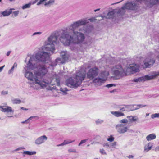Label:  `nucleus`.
<instances>
[{
	"label": "nucleus",
	"mask_w": 159,
	"mask_h": 159,
	"mask_svg": "<svg viewBox=\"0 0 159 159\" xmlns=\"http://www.w3.org/2000/svg\"><path fill=\"white\" fill-rule=\"evenodd\" d=\"M2 1V0H0V2H1Z\"/></svg>",
	"instance_id": "64"
},
{
	"label": "nucleus",
	"mask_w": 159,
	"mask_h": 159,
	"mask_svg": "<svg viewBox=\"0 0 159 159\" xmlns=\"http://www.w3.org/2000/svg\"><path fill=\"white\" fill-rule=\"evenodd\" d=\"M23 154L29 155H35L36 154V152L35 151L30 152L29 151H25L23 152Z\"/></svg>",
	"instance_id": "28"
},
{
	"label": "nucleus",
	"mask_w": 159,
	"mask_h": 159,
	"mask_svg": "<svg viewBox=\"0 0 159 159\" xmlns=\"http://www.w3.org/2000/svg\"><path fill=\"white\" fill-rule=\"evenodd\" d=\"M12 13L11 9L9 10H6L5 11L1 12V15H0V17H2V16L5 17L9 16Z\"/></svg>",
	"instance_id": "20"
},
{
	"label": "nucleus",
	"mask_w": 159,
	"mask_h": 159,
	"mask_svg": "<svg viewBox=\"0 0 159 159\" xmlns=\"http://www.w3.org/2000/svg\"><path fill=\"white\" fill-rule=\"evenodd\" d=\"M127 70L130 72H138L139 70V67L138 65L135 64H130L127 68Z\"/></svg>",
	"instance_id": "12"
},
{
	"label": "nucleus",
	"mask_w": 159,
	"mask_h": 159,
	"mask_svg": "<svg viewBox=\"0 0 159 159\" xmlns=\"http://www.w3.org/2000/svg\"><path fill=\"white\" fill-rule=\"evenodd\" d=\"M98 69L96 67L90 69L87 73V78L90 80H93L98 75Z\"/></svg>",
	"instance_id": "8"
},
{
	"label": "nucleus",
	"mask_w": 159,
	"mask_h": 159,
	"mask_svg": "<svg viewBox=\"0 0 159 159\" xmlns=\"http://www.w3.org/2000/svg\"><path fill=\"white\" fill-rule=\"evenodd\" d=\"M5 67V65L3 66L2 67H0V72H1L2 70L4 67Z\"/></svg>",
	"instance_id": "50"
},
{
	"label": "nucleus",
	"mask_w": 159,
	"mask_h": 159,
	"mask_svg": "<svg viewBox=\"0 0 159 159\" xmlns=\"http://www.w3.org/2000/svg\"><path fill=\"white\" fill-rule=\"evenodd\" d=\"M61 55L64 61L67 60L69 58V55L67 51H63L61 53Z\"/></svg>",
	"instance_id": "21"
},
{
	"label": "nucleus",
	"mask_w": 159,
	"mask_h": 159,
	"mask_svg": "<svg viewBox=\"0 0 159 159\" xmlns=\"http://www.w3.org/2000/svg\"><path fill=\"white\" fill-rule=\"evenodd\" d=\"M55 2V0H49L48 1L46 2L44 5L45 6H50L53 4Z\"/></svg>",
	"instance_id": "26"
},
{
	"label": "nucleus",
	"mask_w": 159,
	"mask_h": 159,
	"mask_svg": "<svg viewBox=\"0 0 159 159\" xmlns=\"http://www.w3.org/2000/svg\"><path fill=\"white\" fill-rule=\"evenodd\" d=\"M11 102L13 104H18L20 103L21 101L18 99L12 98L11 99Z\"/></svg>",
	"instance_id": "24"
},
{
	"label": "nucleus",
	"mask_w": 159,
	"mask_h": 159,
	"mask_svg": "<svg viewBox=\"0 0 159 159\" xmlns=\"http://www.w3.org/2000/svg\"><path fill=\"white\" fill-rule=\"evenodd\" d=\"M0 108L1 111L3 112H7V113L10 112L12 113L13 114L14 111L12 108L10 106H0Z\"/></svg>",
	"instance_id": "14"
},
{
	"label": "nucleus",
	"mask_w": 159,
	"mask_h": 159,
	"mask_svg": "<svg viewBox=\"0 0 159 159\" xmlns=\"http://www.w3.org/2000/svg\"><path fill=\"white\" fill-rule=\"evenodd\" d=\"M64 144L63 143V142L62 143H61V144H58L57 145V147H59V146H64Z\"/></svg>",
	"instance_id": "49"
},
{
	"label": "nucleus",
	"mask_w": 159,
	"mask_h": 159,
	"mask_svg": "<svg viewBox=\"0 0 159 159\" xmlns=\"http://www.w3.org/2000/svg\"><path fill=\"white\" fill-rule=\"evenodd\" d=\"M68 152L69 153H71V152H73V153H77L76 150L75 149H71V148H70L68 149Z\"/></svg>",
	"instance_id": "35"
},
{
	"label": "nucleus",
	"mask_w": 159,
	"mask_h": 159,
	"mask_svg": "<svg viewBox=\"0 0 159 159\" xmlns=\"http://www.w3.org/2000/svg\"><path fill=\"white\" fill-rule=\"evenodd\" d=\"M139 7V2H133L127 3L125 6L121 7V9H125L135 10L137 9Z\"/></svg>",
	"instance_id": "9"
},
{
	"label": "nucleus",
	"mask_w": 159,
	"mask_h": 159,
	"mask_svg": "<svg viewBox=\"0 0 159 159\" xmlns=\"http://www.w3.org/2000/svg\"><path fill=\"white\" fill-rule=\"evenodd\" d=\"M8 93V92L7 91H3L1 92V94L2 95H5L7 94Z\"/></svg>",
	"instance_id": "43"
},
{
	"label": "nucleus",
	"mask_w": 159,
	"mask_h": 159,
	"mask_svg": "<svg viewBox=\"0 0 159 159\" xmlns=\"http://www.w3.org/2000/svg\"><path fill=\"white\" fill-rule=\"evenodd\" d=\"M125 105H124L122 107H120V110L121 111H125Z\"/></svg>",
	"instance_id": "45"
},
{
	"label": "nucleus",
	"mask_w": 159,
	"mask_h": 159,
	"mask_svg": "<svg viewBox=\"0 0 159 159\" xmlns=\"http://www.w3.org/2000/svg\"><path fill=\"white\" fill-rule=\"evenodd\" d=\"M11 53V51H8L7 53V56H9L10 55Z\"/></svg>",
	"instance_id": "54"
},
{
	"label": "nucleus",
	"mask_w": 159,
	"mask_h": 159,
	"mask_svg": "<svg viewBox=\"0 0 159 159\" xmlns=\"http://www.w3.org/2000/svg\"><path fill=\"white\" fill-rule=\"evenodd\" d=\"M99 152L102 154L105 155L107 154L105 150L103 148L100 149Z\"/></svg>",
	"instance_id": "38"
},
{
	"label": "nucleus",
	"mask_w": 159,
	"mask_h": 159,
	"mask_svg": "<svg viewBox=\"0 0 159 159\" xmlns=\"http://www.w3.org/2000/svg\"><path fill=\"white\" fill-rule=\"evenodd\" d=\"M151 118L153 119L156 118H159V113H156L152 114L151 115Z\"/></svg>",
	"instance_id": "34"
},
{
	"label": "nucleus",
	"mask_w": 159,
	"mask_h": 159,
	"mask_svg": "<svg viewBox=\"0 0 159 159\" xmlns=\"http://www.w3.org/2000/svg\"><path fill=\"white\" fill-rule=\"evenodd\" d=\"M149 115V113H146V116H148Z\"/></svg>",
	"instance_id": "58"
},
{
	"label": "nucleus",
	"mask_w": 159,
	"mask_h": 159,
	"mask_svg": "<svg viewBox=\"0 0 159 159\" xmlns=\"http://www.w3.org/2000/svg\"><path fill=\"white\" fill-rule=\"evenodd\" d=\"M93 83L96 86H100L105 82L104 79H102V78L98 77L94 78L93 79Z\"/></svg>",
	"instance_id": "13"
},
{
	"label": "nucleus",
	"mask_w": 159,
	"mask_h": 159,
	"mask_svg": "<svg viewBox=\"0 0 159 159\" xmlns=\"http://www.w3.org/2000/svg\"><path fill=\"white\" fill-rule=\"evenodd\" d=\"M7 116L8 117H12V116H9V114L7 113Z\"/></svg>",
	"instance_id": "56"
},
{
	"label": "nucleus",
	"mask_w": 159,
	"mask_h": 159,
	"mask_svg": "<svg viewBox=\"0 0 159 159\" xmlns=\"http://www.w3.org/2000/svg\"><path fill=\"white\" fill-rule=\"evenodd\" d=\"M152 146V144L151 143H148L144 147V152H146L149 151L151 149Z\"/></svg>",
	"instance_id": "22"
},
{
	"label": "nucleus",
	"mask_w": 159,
	"mask_h": 159,
	"mask_svg": "<svg viewBox=\"0 0 159 159\" xmlns=\"http://www.w3.org/2000/svg\"><path fill=\"white\" fill-rule=\"evenodd\" d=\"M19 12V11H14L13 12L12 16H14L16 17V16H17L18 15V14Z\"/></svg>",
	"instance_id": "39"
},
{
	"label": "nucleus",
	"mask_w": 159,
	"mask_h": 159,
	"mask_svg": "<svg viewBox=\"0 0 159 159\" xmlns=\"http://www.w3.org/2000/svg\"><path fill=\"white\" fill-rule=\"evenodd\" d=\"M114 14V12L113 11H109L107 14L106 18H111Z\"/></svg>",
	"instance_id": "29"
},
{
	"label": "nucleus",
	"mask_w": 159,
	"mask_h": 159,
	"mask_svg": "<svg viewBox=\"0 0 159 159\" xmlns=\"http://www.w3.org/2000/svg\"><path fill=\"white\" fill-rule=\"evenodd\" d=\"M65 61H64V59L62 58H58L56 59L55 62H52L50 65L52 67H53L57 65V63H63Z\"/></svg>",
	"instance_id": "16"
},
{
	"label": "nucleus",
	"mask_w": 159,
	"mask_h": 159,
	"mask_svg": "<svg viewBox=\"0 0 159 159\" xmlns=\"http://www.w3.org/2000/svg\"><path fill=\"white\" fill-rule=\"evenodd\" d=\"M114 138L113 137L112 135H111L110 137L107 139V140L110 142H112L114 141Z\"/></svg>",
	"instance_id": "36"
},
{
	"label": "nucleus",
	"mask_w": 159,
	"mask_h": 159,
	"mask_svg": "<svg viewBox=\"0 0 159 159\" xmlns=\"http://www.w3.org/2000/svg\"><path fill=\"white\" fill-rule=\"evenodd\" d=\"M156 136L154 134H151L147 135L146 137V139L148 141H150L154 140L156 138Z\"/></svg>",
	"instance_id": "23"
},
{
	"label": "nucleus",
	"mask_w": 159,
	"mask_h": 159,
	"mask_svg": "<svg viewBox=\"0 0 159 159\" xmlns=\"http://www.w3.org/2000/svg\"><path fill=\"white\" fill-rule=\"evenodd\" d=\"M85 77L84 71L81 70L77 72L73 77H70L66 81V85L71 88H77L81 84L82 81Z\"/></svg>",
	"instance_id": "3"
},
{
	"label": "nucleus",
	"mask_w": 159,
	"mask_h": 159,
	"mask_svg": "<svg viewBox=\"0 0 159 159\" xmlns=\"http://www.w3.org/2000/svg\"><path fill=\"white\" fill-rule=\"evenodd\" d=\"M155 151H159V146H157L155 148Z\"/></svg>",
	"instance_id": "48"
},
{
	"label": "nucleus",
	"mask_w": 159,
	"mask_h": 159,
	"mask_svg": "<svg viewBox=\"0 0 159 159\" xmlns=\"http://www.w3.org/2000/svg\"><path fill=\"white\" fill-rule=\"evenodd\" d=\"M116 142H114L113 143H112L111 144V146L112 147H113L114 146H115L116 145Z\"/></svg>",
	"instance_id": "46"
},
{
	"label": "nucleus",
	"mask_w": 159,
	"mask_h": 159,
	"mask_svg": "<svg viewBox=\"0 0 159 159\" xmlns=\"http://www.w3.org/2000/svg\"><path fill=\"white\" fill-rule=\"evenodd\" d=\"M115 86V85L114 84H109L106 85V87L108 88H109L112 87L113 86Z\"/></svg>",
	"instance_id": "42"
},
{
	"label": "nucleus",
	"mask_w": 159,
	"mask_h": 159,
	"mask_svg": "<svg viewBox=\"0 0 159 159\" xmlns=\"http://www.w3.org/2000/svg\"><path fill=\"white\" fill-rule=\"evenodd\" d=\"M121 2V1H120V2H118V3H119V2Z\"/></svg>",
	"instance_id": "63"
},
{
	"label": "nucleus",
	"mask_w": 159,
	"mask_h": 159,
	"mask_svg": "<svg viewBox=\"0 0 159 159\" xmlns=\"http://www.w3.org/2000/svg\"><path fill=\"white\" fill-rule=\"evenodd\" d=\"M103 146L104 147H106L107 149L110 148V144L108 143L104 144L103 145Z\"/></svg>",
	"instance_id": "41"
},
{
	"label": "nucleus",
	"mask_w": 159,
	"mask_h": 159,
	"mask_svg": "<svg viewBox=\"0 0 159 159\" xmlns=\"http://www.w3.org/2000/svg\"><path fill=\"white\" fill-rule=\"evenodd\" d=\"M89 20H90L91 21H92L91 19H89Z\"/></svg>",
	"instance_id": "60"
},
{
	"label": "nucleus",
	"mask_w": 159,
	"mask_h": 159,
	"mask_svg": "<svg viewBox=\"0 0 159 159\" xmlns=\"http://www.w3.org/2000/svg\"><path fill=\"white\" fill-rule=\"evenodd\" d=\"M145 5L146 8H149L152 7L154 5L159 3V0H146Z\"/></svg>",
	"instance_id": "10"
},
{
	"label": "nucleus",
	"mask_w": 159,
	"mask_h": 159,
	"mask_svg": "<svg viewBox=\"0 0 159 159\" xmlns=\"http://www.w3.org/2000/svg\"><path fill=\"white\" fill-rule=\"evenodd\" d=\"M125 111H132L131 105H125Z\"/></svg>",
	"instance_id": "32"
},
{
	"label": "nucleus",
	"mask_w": 159,
	"mask_h": 159,
	"mask_svg": "<svg viewBox=\"0 0 159 159\" xmlns=\"http://www.w3.org/2000/svg\"><path fill=\"white\" fill-rule=\"evenodd\" d=\"M111 72L116 76L121 77L124 75V70L121 65L114 66L111 69Z\"/></svg>",
	"instance_id": "6"
},
{
	"label": "nucleus",
	"mask_w": 159,
	"mask_h": 159,
	"mask_svg": "<svg viewBox=\"0 0 159 159\" xmlns=\"http://www.w3.org/2000/svg\"><path fill=\"white\" fill-rule=\"evenodd\" d=\"M89 146V144H88L87 145V146Z\"/></svg>",
	"instance_id": "61"
},
{
	"label": "nucleus",
	"mask_w": 159,
	"mask_h": 159,
	"mask_svg": "<svg viewBox=\"0 0 159 159\" xmlns=\"http://www.w3.org/2000/svg\"><path fill=\"white\" fill-rule=\"evenodd\" d=\"M94 159H98V158H95Z\"/></svg>",
	"instance_id": "62"
},
{
	"label": "nucleus",
	"mask_w": 159,
	"mask_h": 159,
	"mask_svg": "<svg viewBox=\"0 0 159 159\" xmlns=\"http://www.w3.org/2000/svg\"><path fill=\"white\" fill-rule=\"evenodd\" d=\"M17 63L16 62H15L14 64L12 66L14 68H16L17 67Z\"/></svg>",
	"instance_id": "47"
},
{
	"label": "nucleus",
	"mask_w": 159,
	"mask_h": 159,
	"mask_svg": "<svg viewBox=\"0 0 159 159\" xmlns=\"http://www.w3.org/2000/svg\"><path fill=\"white\" fill-rule=\"evenodd\" d=\"M111 113L116 117H119L125 116L124 113L120 111H111Z\"/></svg>",
	"instance_id": "17"
},
{
	"label": "nucleus",
	"mask_w": 159,
	"mask_h": 159,
	"mask_svg": "<svg viewBox=\"0 0 159 159\" xmlns=\"http://www.w3.org/2000/svg\"><path fill=\"white\" fill-rule=\"evenodd\" d=\"M11 2L14 1L15 0H9Z\"/></svg>",
	"instance_id": "59"
},
{
	"label": "nucleus",
	"mask_w": 159,
	"mask_h": 159,
	"mask_svg": "<svg viewBox=\"0 0 159 159\" xmlns=\"http://www.w3.org/2000/svg\"><path fill=\"white\" fill-rule=\"evenodd\" d=\"M42 34V32H34V33L33 34L32 36H34L36 35H40Z\"/></svg>",
	"instance_id": "44"
},
{
	"label": "nucleus",
	"mask_w": 159,
	"mask_h": 159,
	"mask_svg": "<svg viewBox=\"0 0 159 159\" xmlns=\"http://www.w3.org/2000/svg\"><path fill=\"white\" fill-rule=\"evenodd\" d=\"M38 1V0H35L34 1H33V2H31L32 4L33 5V4H34Z\"/></svg>",
	"instance_id": "52"
},
{
	"label": "nucleus",
	"mask_w": 159,
	"mask_h": 159,
	"mask_svg": "<svg viewBox=\"0 0 159 159\" xmlns=\"http://www.w3.org/2000/svg\"><path fill=\"white\" fill-rule=\"evenodd\" d=\"M36 117H37L36 116H30V117H29L28 119H27L26 120L22 122L21 123H28L29 122L30 120H31L34 118H35Z\"/></svg>",
	"instance_id": "30"
},
{
	"label": "nucleus",
	"mask_w": 159,
	"mask_h": 159,
	"mask_svg": "<svg viewBox=\"0 0 159 159\" xmlns=\"http://www.w3.org/2000/svg\"><path fill=\"white\" fill-rule=\"evenodd\" d=\"M128 157L129 158H133L134 157V156L133 155H130Z\"/></svg>",
	"instance_id": "53"
},
{
	"label": "nucleus",
	"mask_w": 159,
	"mask_h": 159,
	"mask_svg": "<svg viewBox=\"0 0 159 159\" xmlns=\"http://www.w3.org/2000/svg\"><path fill=\"white\" fill-rule=\"evenodd\" d=\"M126 118L128 120V123H131L138 122L139 120V119L138 116H127Z\"/></svg>",
	"instance_id": "15"
},
{
	"label": "nucleus",
	"mask_w": 159,
	"mask_h": 159,
	"mask_svg": "<svg viewBox=\"0 0 159 159\" xmlns=\"http://www.w3.org/2000/svg\"><path fill=\"white\" fill-rule=\"evenodd\" d=\"M59 36L58 32L52 34L45 43L44 49L43 48L39 50L31 56L25 66V76L28 79V83L31 88L38 89L41 87L44 88L48 86L50 88L47 89L51 90L52 88L50 87V85H60L59 78L56 75H54L52 77L49 75L46 78H43L48 70L44 66L40 65L39 63L45 62L50 60V53L46 51H50L52 53H53L55 50V45L58 43V38Z\"/></svg>",
	"instance_id": "1"
},
{
	"label": "nucleus",
	"mask_w": 159,
	"mask_h": 159,
	"mask_svg": "<svg viewBox=\"0 0 159 159\" xmlns=\"http://www.w3.org/2000/svg\"><path fill=\"white\" fill-rule=\"evenodd\" d=\"M21 109H22V110H28V109H27V108H24V107H21Z\"/></svg>",
	"instance_id": "55"
},
{
	"label": "nucleus",
	"mask_w": 159,
	"mask_h": 159,
	"mask_svg": "<svg viewBox=\"0 0 159 159\" xmlns=\"http://www.w3.org/2000/svg\"><path fill=\"white\" fill-rule=\"evenodd\" d=\"M87 140H88L87 139H84V140H81L80 141V142L79 143V144L78 145V146H80L82 144L86 143L87 141Z\"/></svg>",
	"instance_id": "37"
},
{
	"label": "nucleus",
	"mask_w": 159,
	"mask_h": 159,
	"mask_svg": "<svg viewBox=\"0 0 159 159\" xmlns=\"http://www.w3.org/2000/svg\"><path fill=\"white\" fill-rule=\"evenodd\" d=\"M109 75V72L108 71H104L100 73V76L102 78V79H104L105 81Z\"/></svg>",
	"instance_id": "19"
},
{
	"label": "nucleus",
	"mask_w": 159,
	"mask_h": 159,
	"mask_svg": "<svg viewBox=\"0 0 159 159\" xmlns=\"http://www.w3.org/2000/svg\"><path fill=\"white\" fill-rule=\"evenodd\" d=\"M47 139V136L43 135L37 138L34 141V143L36 145H40L45 143Z\"/></svg>",
	"instance_id": "11"
},
{
	"label": "nucleus",
	"mask_w": 159,
	"mask_h": 159,
	"mask_svg": "<svg viewBox=\"0 0 159 159\" xmlns=\"http://www.w3.org/2000/svg\"><path fill=\"white\" fill-rule=\"evenodd\" d=\"M119 123L116 126V128L119 134H124L127 132L128 127L126 125V124L128 123L127 119L125 118L120 120Z\"/></svg>",
	"instance_id": "4"
},
{
	"label": "nucleus",
	"mask_w": 159,
	"mask_h": 159,
	"mask_svg": "<svg viewBox=\"0 0 159 159\" xmlns=\"http://www.w3.org/2000/svg\"><path fill=\"white\" fill-rule=\"evenodd\" d=\"M158 75L159 71H153L151 73V75H146L137 78H135L133 80V81L135 82H144L155 79Z\"/></svg>",
	"instance_id": "5"
},
{
	"label": "nucleus",
	"mask_w": 159,
	"mask_h": 159,
	"mask_svg": "<svg viewBox=\"0 0 159 159\" xmlns=\"http://www.w3.org/2000/svg\"><path fill=\"white\" fill-rule=\"evenodd\" d=\"M23 148H21V147L19 148L16 149H15V151H17L20 150H21V149H23Z\"/></svg>",
	"instance_id": "51"
},
{
	"label": "nucleus",
	"mask_w": 159,
	"mask_h": 159,
	"mask_svg": "<svg viewBox=\"0 0 159 159\" xmlns=\"http://www.w3.org/2000/svg\"><path fill=\"white\" fill-rule=\"evenodd\" d=\"M146 106V105H143L142 104L131 105L132 111L137 110Z\"/></svg>",
	"instance_id": "18"
},
{
	"label": "nucleus",
	"mask_w": 159,
	"mask_h": 159,
	"mask_svg": "<svg viewBox=\"0 0 159 159\" xmlns=\"http://www.w3.org/2000/svg\"><path fill=\"white\" fill-rule=\"evenodd\" d=\"M60 90L61 92V93L63 94H66L68 90L66 88H61Z\"/></svg>",
	"instance_id": "25"
},
{
	"label": "nucleus",
	"mask_w": 159,
	"mask_h": 159,
	"mask_svg": "<svg viewBox=\"0 0 159 159\" xmlns=\"http://www.w3.org/2000/svg\"><path fill=\"white\" fill-rule=\"evenodd\" d=\"M14 68H14L12 66L11 69L9 70L8 72V74L9 75L12 74L14 71Z\"/></svg>",
	"instance_id": "40"
},
{
	"label": "nucleus",
	"mask_w": 159,
	"mask_h": 159,
	"mask_svg": "<svg viewBox=\"0 0 159 159\" xmlns=\"http://www.w3.org/2000/svg\"><path fill=\"white\" fill-rule=\"evenodd\" d=\"M75 141V140H71L70 139H68L64 140L63 142V143L64 144V145H65L68 144H69L71 143H73Z\"/></svg>",
	"instance_id": "27"
},
{
	"label": "nucleus",
	"mask_w": 159,
	"mask_h": 159,
	"mask_svg": "<svg viewBox=\"0 0 159 159\" xmlns=\"http://www.w3.org/2000/svg\"><path fill=\"white\" fill-rule=\"evenodd\" d=\"M89 22L88 20L83 19L73 22L68 28L67 30L62 33L60 36L59 39L65 45L70 46V48L74 50L75 48L72 45L76 44L79 45L82 44L88 46L92 43V39L89 38L84 42L85 34L80 32L81 29L79 30L76 29L79 27L85 25Z\"/></svg>",
	"instance_id": "2"
},
{
	"label": "nucleus",
	"mask_w": 159,
	"mask_h": 159,
	"mask_svg": "<svg viewBox=\"0 0 159 159\" xmlns=\"http://www.w3.org/2000/svg\"><path fill=\"white\" fill-rule=\"evenodd\" d=\"M104 120L100 119H98L95 121V123L97 125H101L103 123Z\"/></svg>",
	"instance_id": "33"
},
{
	"label": "nucleus",
	"mask_w": 159,
	"mask_h": 159,
	"mask_svg": "<svg viewBox=\"0 0 159 159\" xmlns=\"http://www.w3.org/2000/svg\"><path fill=\"white\" fill-rule=\"evenodd\" d=\"M155 55L153 54H148L144 61V64L143 65V68H145L148 67L152 65L155 62L154 57Z\"/></svg>",
	"instance_id": "7"
},
{
	"label": "nucleus",
	"mask_w": 159,
	"mask_h": 159,
	"mask_svg": "<svg viewBox=\"0 0 159 159\" xmlns=\"http://www.w3.org/2000/svg\"><path fill=\"white\" fill-rule=\"evenodd\" d=\"M32 5V3L31 2H30L28 4H26L23 5L22 7V8L23 9H25L29 8L30 7L31 5Z\"/></svg>",
	"instance_id": "31"
},
{
	"label": "nucleus",
	"mask_w": 159,
	"mask_h": 159,
	"mask_svg": "<svg viewBox=\"0 0 159 159\" xmlns=\"http://www.w3.org/2000/svg\"><path fill=\"white\" fill-rule=\"evenodd\" d=\"M99 10H100V9L99 8V9H96V10H94V11L95 12H96V11H99Z\"/></svg>",
	"instance_id": "57"
}]
</instances>
